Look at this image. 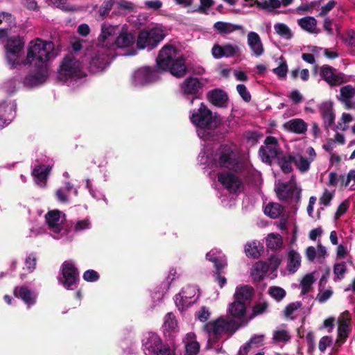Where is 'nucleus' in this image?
Returning a JSON list of instances; mask_svg holds the SVG:
<instances>
[{"label": "nucleus", "instance_id": "57", "mask_svg": "<svg viewBox=\"0 0 355 355\" xmlns=\"http://www.w3.org/2000/svg\"><path fill=\"white\" fill-rule=\"evenodd\" d=\"M272 71L279 78L286 77L288 71V67L286 61L282 62L278 67L275 68Z\"/></svg>", "mask_w": 355, "mask_h": 355}, {"label": "nucleus", "instance_id": "50", "mask_svg": "<svg viewBox=\"0 0 355 355\" xmlns=\"http://www.w3.org/2000/svg\"><path fill=\"white\" fill-rule=\"evenodd\" d=\"M185 348L188 355H196L200 350V344L196 341H191L186 345Z\"/></svg>", "mask_w": 355, "mask_h": 355}, {"label": "nucleus", "instance_id": "48", "mask_svg": "<svg viewBox=\"0 0 355 355\" xmlns=\"http://www.w3.org/2000/svg\"><path fill=\"white\" fill-rule=\"evenodd\" d=\"M83 277L86 282H94L99 279L100 275L94 270H87L83 273Z\"/></svg>", "mask_w": 355, "mask_h": 355}, {"label": "nucleus", "instance_id": "18", "mask_svg": "<svg viewBox=\"0 0 355 355\" xmlns=\"http://www.w3.org/2000/svg\"><path fill=\"white\" fill-rule=\"evenodd\" d=\"M13 295L15 297L21 299L28 307L35 304L36 302L35 294L26 286L15 287Z\"/></svg>", "mask_w": 355, "mask_h": 355}, {"label": "nucleus", "instance_id": "21", "mask_svg": "<svg viewBox=\"0 0 355 355\" xmlns=\"http://www.w3.org/2000/svg\"><path fill=\"white\" fill-rule=\"evenodd\" d=\"M135 42V37L133 34L119 29L114 46L123 49L132 46Z\"/></svg>", "mask_w": 355, "mask_h": 355}, {"label": "nucleus", "instance_id": "8", "mask_svg": "<svg viewBox=\"0 0 355 355\" xmlns=\"http://www.w3.org/2000/svg\"><path fill=\"white\" fill-rule=\"evenodd\" d=\"M241 324L234 320H227L219 318L215 321L209 322L205 324V329L209 334H213L216 340L225 332L234 334Z\"/></svg>", "mask_w": 355, "mask_h": 355}, {"label": "nucleus", "instance_id": "64", "mask_svg": "<svg viewBox=\"0 0 355 355\" xmlns=\"http://www.w3.org/2000/svg\"><path fill=\"white\" fill-rule=\"evenodd\" d=\"M346 42L352 47L355 48V31L351 29L347 31L346 35Z\"/></svg>", "mask_w": 355, "mask_h": 355}, {"label": "nucleus", "instance_id": "3", "mask_svg": "<svg viewBox=\"0 0 355 355\" xmlns=\"http://www.w3.org/2000/svg\"><path fill=\"white\" fill-rule=\"evenodd\" d=\"M189 119L194 125L203 130H213L221 122L220 117L214 116L204 103H200L199 108L191 112Z\"/></svg>", "mask_w": 355, "mask_h": 355}, {"label": "nucleus", "instance_id": "34", "mask_svg": "<svg viewBox=\"0 0 355 355\" xmlns=\"http://www.w3.org/2000/svg\"><path fill=\"white\" fill-rule=\"evenodd\" d=\"M214 27L220 34H227L232 33L235 31L240 30L241 26L239 25H235L230 23L217 21L214 24Z\"/></svg>", "mask_w": 355, "mask_h": 355}, {"label": "nucleus", "instance_id": "63", "mask_svg": "<svg viewBox=\"0 0 355 355\" xmlns=\"http://www.w3.org/2000/svg\"><path fill=\"white\" fill-rule=\"evenodd\" d=\"M332 198V194L327 189H325L322 196L320 198V203L324 206H327L329 205Z\"/></svg>", "mask_w": 355, "mask_h": 355}, {"label": "nucleus", "instance_id": "62", "mask_svg": "<svg viewBox=\"0 0 355 355\" xmlns=\"http://www.w3.org/2000/svg\"><path fill=\"white\" fill-rule=\"evenodd\" d=\"M89 226L90 222L88 219L78 220L75 225L74 230L76 232H79L88 229Z\"/></svg>", "mask_w": 355, "mask_h": 355}, {"label": "nucleus", "instance_id": "26", "mask_svg": "<svg viewBox=\"0 0 355 355\" xmlns=\"http://www.w3.org/2000/svg\"><path fill=\"white\" fill-rule=\"evenodd\" d=\"M320 75L331 85H338L342 83L341 78L334 74L332 67L328 65L323 66L321 69Z\"/></svg>", "mask_w": 355, "mask_h": 355}, {"label": "nucleus", "instance_id": "29", "mask_svg": "<svg viewBox=\"0 0 355 355\" xmlns=\"http://www.w3.org/2000/svg\"><path fill=\"white\" fill-rule=\"evenodd\" d=\"M263 250V246L257 241L248 243L245 246V252L248 257L258 259L261 252Z\"/></svg>", "mask_w": 355, "mask_h": 355}, {"label": "nucleus", "instance_id": "38", "mask_svg": "<svg viewBox=\"0 0 355 355\" xmlns=\"http://www.w3.org/2000/svg\"><path fill=\"white\" fill-rule=\"evenodd\" d=\"M274 28L275 32L282 37L290 40L293 37L292 32L287 25L283 23H277L275 24Z\"/></svg>", "mask_w": 355, "mask_h": 355}, {"label": "nucleus", "instance_id": "4", "mask_svg": "<svg viewBox=\"0 0 355 355\" xmlns=\"http://www.w3.org/2000/svg\"><path fill=\"white\" fill-rule=\"evenodd\" d=\"M86 76L82 71L80 62L72 55H66L58 69V78L66 82L69 79H80Z\"/></svg>", "mask_w": 355, "mask_h": 355}, {"label": "nucleus", "instance_id": "33", "mask_svg": "<svg viewBox=\"0 0 355 355\" xmlns=\"http://www.w3.org/2000/svg\"><path fill=\"white\" fill-rule=\"evenodd\" d=\"M6 114H0V127L3 128L10 123L15 116V108L11 105H3Z\"/></svg>", "mask_w": 355, "mask_h": 355}, {"label": "nucleus", "instance_id": "9", "mask_svg": "<svg viewBox=\"0 0 355 355\" xmlns=\"http://www.w3.org/2000/svg\"><path fill=\"white\" fill-rule=\"evenodd\" d=\"M204 83L198 78L188 77L180 85V89L185 97L191 96L190 104L195 99L200 98L203 93Z\"/></svg>", "mask_w": 355, "mask_h": 355}, {"label": "nucleus", "instance_id": "13", "mask_svg": "<svg viewBox=\"0 0 355 355\" xmlns=\"http://www.w3.org/2000/svg\"><path fill=\"white\" fill-rule=\"evenodd\" d=\"M158 71L155 67H144L137 69L132 76L135 85H145L158 79Z\"/></svg>", "mask_w": 355, "mask_h": 355}, {"label": "nucleus", "instance_id": "6", "mask_svg": "<svg viewBox=\"0 0 355 355\" xmlns=\"http://www.w3.org/2000/svg\"><path fill=\"white\" fill-rule=\"evenodd\" d=\"M218 164L222 168L238 173L242 171L243 164L232 148L227 145L221 146L218 153Z\"/></svg>", "mask_w": 355, "mask_h": 355}, {"label": "nucleus", "instance_id": "16", "mask_svg": "<svg viewBox=\"0 0 355 355\" xmlns=\"http://www.w3.org/2000/svg\"><path fill=\"white\" fill-rule=\"evenodd\" d=\"M208 101L218 107H227L228 104V95L221 89H214L207 94Z\"/></svg>", "mask_w": 355, "mask_h": 355}, {"label": "nucleus", "instance_id": "10", "mask_svg": "<svg viewBox=\"0 0 355 355\" xmlns=\"http://www.w3.org/2000/svg\"><path fill=\"white\" fill-rule=\"evenodd\" d=\"M62 277H58V282L67 289H73V286L79 281L78 268L71 261H65L61 266Z\"/></svg>", "mask_w": 355, "mask_h": 355}, {"label": "nucleus", "instance_id": "55", "mask_svg": "<svg viewBox=\"0 0 355 355\" xmlns=\"http://www.w3.org/2000/svg\"><path fill=\"white\" fill-rule=\"evenodd\" d=\"M282 259L277 257V255H271L268 259V266L269 269L275 271L276 270L279 265L281 264Z\"/></svg>", "mask_w": 355, "mask_h": 355}, {"label": "nucleus", "instance_id": "19", "mask_svg": "<svg viewBox=\"0 0 355 355\" xmlns=\"http://www.w3.org/2000/svg\"><path fill=\"white\" fill-rule=\"evenodd\" d=\"M228 311L232 318L238 319L241 323H248V320L246 319V305L245 303L234 300L230 304Z\"/></svg>", "mask_w": 355, "mask_h": 355}, {"label": "nucleus", "instance_id": "40", "mask_svg": "<svg viewBox=\"0 0 355 355\" xmlns=\"http://www.w3.org/2000/svg\"><path fill=\"white\" fill-rule=\"evenodd\" d=\"M282 211V206L279 204L272 203L268 204L266 207L264 212L266 215L270 216L271 218H278Z\"/></svg>", "mask_w": 355, "mask_h": 355}, {"label": "nucleus", "instance_id": "58", "mask_svg": "<svg viewBox=\"0 0 355 355\" xmlns=\"http://www.w3.org/2000/svg\"><path fill=\"white\" fill-rule=\"evenodd\" d=\"M332 343L331 337L330 336H323L320 338L318 344V348L321 352H324L327 347L329 346Z\"/></svg>", "mask_w": 355, "mask_h": 355}, {"label": "nucleus", "instance_id": "42", "mask_svg": "<svg viewBox=\"0 0 355 355\" xmlns=\"http://www.w3.org/2000/svg\"><path fill=\"white\" fill-rule=\"evenodd\" d=\"M164 327L169 331H174L178 325L175 316L172 313H168L164 319Z\"/></svg>", "mask_w": 355, "mask_h": 355}, {"label": "nucleus", "instance_id": "59", "mask_svg": "<svg viewBox=\"0 0 355 355\" xmlns=\"http://www.w3.org/2000/svg\"><path fill=\"white\" fill-rule=\"evenodd\" d=\"M302 304L300 302H293L288 304L284 309V315L286 317L290 316L295 311L300 308Z\"/></svg>", "mask_w": 355, "mask_h": 355}, {"label": "nucleus", "instance_id": "25", "mask_svg": "<svg viewBox=\"0 0 355 355\" xmlns=\"http://www.w3.org/2000/svg\"><path fill=\"white\" fill-rule=\"evenodd\" d=\"M284 128L295 134H303L307 130V124L302 119H293L284 125Z\"/></svg>", "mask_w": 355, "mask_h": 355}, {"label": "nucleus", "instance_id": "61", "mask_svg": "<svg viewBox=\"0 0 355 355\" xmlns=\"http://www.w3.org/2000/svg\"><path fill=\"white\" fill-rule=\"evenodd\" d=\"M349 207V202L343 201L338 207L336 214H335V219L340 218L344 214L346 213Z\"/></svg>", "mask_w": 355, "mask_h": 355}, {"label": "nucleus", "instance_id": "2", "mask_svg": "<svg viewBox=\"0 0 355 355\" xmlns=\"http://www.w3.org/2000/svg\"><path fill=\"white\" fill-rule=\"evenodd\" d=\"M156 69L169 71L173 76L180 78L187 74L188 69L183 56H177V49L172 45H165L156 58Z\"/></svg>", "mask_w": 355, "mask_h": 355}, {"label": "nucleus", "instance_id": "53", "mask_svg": "<svg viewBox=\"0 0 355 355\" xmlns=\"http://www.w3.org/2000/svg\"><path fill=\"white\" fill-rule=\"evenodd\" d=\"M180 293L188 301H191V300L196 295V292L194 287L187 286L182 288Z\"/></svg>", "mask_w": 355, "mask_h": 355}, {"label": "nucleus", "instance_id": "36", "mask_svg": "<svg viewBox=\"0 0 355 355\" xmlns=\"http://www.w3.org/2000/svg\"><path fill=\"white\" fill-rule=\"evenodd\" d=\"M297 23L302 29L312 33L316 26L317 21L313 17H304L298 19Z\"/></svg>", "mask_w": 355, "mask_h": 355}, {"label": "nucleus", "instance_id": "41", "mask_svg": "<svg viewBox=\"0 0 355 355\" xmlns=\"http://www.w3.org/2000/svg\"><path fill=\"white\" fill-rule=\"evenodd\" d=\"M294 163L301 172H306L309 169L311 161L302 156L295 157Z\"/></svg>", "mask_w": 355, "mask_h": 355}, {"label": "nucleus", "instance_id": "28", "mask_svg": "<svg viewBox=\"0 0 355 355\" xmlns=\"http://www.w3.org/2000/svg\"><path fill=\"white\" fill-rule=\"evenodd\" d=\"M300 264L301 257L300 254L294 250H291L288 254L287 270L291 273H295L298 270Z\"/></svg>", "mask_w": 355, "mask_h": 355}, {"label": "nucleus", "instance_id": "15", "mask_svg": "<svg viewBox=\"0 0 355 355\" xmlns=\"http://www.w3.org/2000/svg\"><path fill=\"white\" fill-rule=\"evenodd\" d=\"M110 57L105 51H97L91 55L89 69L92 73L103 71L110 63Z\"/></svg>", "mask_w": 355, "mask_h": 355}, {"label": "nucleus", "instance_id": "35", "mask_svg": "<svg viewBox=\"0 0 355 355\" xmlns=\"http://www.w3.org/2000/svg\"><path fill=\"white\" fill-rule=\"evenodd\" d=\"M283 245L282 237L279 234L271 233L266 239V246L272 250L280 249Z\"/></svg>", "mask_w": 355, "mask_h": 355}, {"label": "nucleus", "instance_id": "23", "mask_svg": "<svg viewBox=\"0 0 355 355\" xmlns=\"http://www.w3.org/2000/svg\"><path fill=\"white\" fill-rule=\"evenodd\" d=\"M254 294V289L250 286H242L237 287L236 292L234 295V300L239 302L245 303L250 302Z\"/></svg>", "mask_w": 355, "mask_h": 355}, {"label": "nucleus", "instance_id": "39", "mask_svg": "<svg viewBox=\"0 0 355 355\" xmlns=\"http://www.w3.org/2000/svg\"><path fill=\"white\" fill-rule=\"evenodd\" d=\"M315 282L314 277L312 273L306 274L302 279L300 285L302 287V295H306L311 289V287Z\"/></svg>", "mask_w": 355, "mask_h": 355}, {"label": "nucleus", "instance_id": "32", "mask_svg": "<svg viewBox=\"0 0 355 355\" xmlns=\"http://www.w3.org/2000/svg\"><path fill=\"white\" fill-rule=\"evenodd\" d=\"M340 94L341 100L345 103L347 109L351 108V99L355 94V89L350 85L340 88Z\"/></svg>", "mask_w": 355, "mask_h": 355}, {"label": "nucleus", "instance_id": "43", "mask_svg": "<svg viewBox=\"0 0 355 355\" xmlns=\"http://www.w3.org/2000/svg\"><path fill=\"white\" fill-rule=\"evenodd\" d=\"M193 301H188L186 300L182 294L180 293L175 295V305L178 308L179 310H183L185 308H188L191 304L194 303Z\"/></svg>", "mask_w": 355, "mask_h": 355}, {"label": "nucleus", "instance_id": "7", "mask_svg": "<svg viewBox=\"0 0 355 355\" xmlns=\"http://www.w3.org/2000/svg\"><path fill=\"white\" fill-rule=\"evenodd\" d=\"M164 37L162 30L157 28L144 29L139 33L137 40V46L139 49L155 47Z\"/></svg>", "mask_w": 355, "mask_h": 355}, {"label": "nucleus", "instance_id": "60", "mask_svg": "<svg viewBox=\"0 0 355 355\" xmlns=\"http://www.w3.org/2000/svg\"><path fill=\"white\" fill-rule=\"evenodd\" d=\"M337 4L336 1L331 0L329 1L326 5L321 8V11L319 13L320 17L327 15Z\"/></svg>", "mask_w": 355, "mask_h": 355}, {"label": "nucleus", "instance_id": "22", "mask_svg": "<svg viewBox=\"0 0 355 355\" xmlns=\"http://www.w3.org/2000/svg\"><path fill=\"white\" fill-rule=\"evenodd\" d=\"M248 44L256 57H259L263 53V44L257 33L250 32L248 34Z\"/></svg>", "mask_w": 355, "mask_h": 355}, {"label": "nucleus", "instance_id": "44", "mask_svg": "<svg viewBox=\"0 0 355 355\" xmlns=\"http://www.w3.org/2000/svg\"><path fill=\"white\" fill-rule=\"evenodd\" d=\"M269 294L277 301H280L286 296V291L282 288L272 286L269 288Z\"/></svg>", "mask_w": 355, "mask_h": 355}, {"label": "nucleus", "instance_id": "5", "mask_svg": "<svg viewBox=\"0 0 355 355\" xmlns=\"http://www.w3.org/2000/svg\"><path fill=\"white\" fill-rule=\"evenodd\" d=\"M25 45L24 40L19 35L10 36L7 38L4 46L7 61L12 68L20 64L19 57Z\"/></svg>", "mask_w": 355, "mask_h": 355}, {"label": "nucleus", "instance_id": "17", "mask_svg": "<svg viewBox=\"0 0 355 355\" xmlns=\"http://www.w3.org/2000/svg\"><path fill=\"white\" fill-rule=\"evenodd\" d=\"M239 51V48L231 44H225L223 46L215 44L211 49L212 55L216 59L223 57H233L236 55Z\"/></svg>", "mask_w": 355, "mask_h": 355}, {"label": "nucleus", "instance_id": "49", "mask_svg": "<svg viewBox=\"0 0 355 355\" xmlns=\"http://www.w3.org/2000/svg\"><path fill=\"white\" fill-rule=\"evenodd\" d=\"M290 336L286 330H277L274 332L273 339L275 341L286 343L290 340Z\"/></svg>", "mask_w": 355, "mask_h": 355}, {"label": "nucleus", "instance_id": "12", "mask_svg": "<svg viewBox=\"0 0 355 355\" xmlns=\"http://www.w3.org/2000/svg\"><path fill=\"white\" fill-rule=\"evenodd\" d=\"M275 191L279 200L282 202L295 198V202L298 203L301 200V189L297 188L295 182L279 184Z\"/></svg>", "mask_w": 355, "mask_h": 355}, {"label": "nucleus", "instance_id": "37", "mask_svg": "<svg viewBox=\"0 0 355 355\" xmlns=\"http://www.w3.org/2000/svg\"><path fill=\"white\" fill-rule=\"evenodd\" d=\"M351 331L350 326L345 324H340L338 326L336 343H345Z\"/></svg>", "mask_w": 355, "mask_h": 355}, {"label": "nucleus", "instance_id": "31", "mask_svg": "<svg viewBox=\"0 0 355 355\" xmlns=\"http://www.w3.org/2000/svg\"><path fill=\"white\" fill-rule=\"evenodd\" d=\"M277 159L279 166L284 173H289L293 171L292 163L294 162L295 156L281 155Z\"/></svg>", "mask_w": 355, "mask_h": 355}, {"label": "nucleus", "instance_id": "56", "mask_svg": "<svg viewBox=\"0 0 355 355\" xmlns=\"http://www.w3.org/2000/svg\"><path fill=\"white\" fill-rule=\"evenodd\" d=\"M37 259L33 254H29L25 261L26 266L30 272H32L36 268Z\"/></svg>", "mask_w": 355, "mask_h": 355}, {"label": "nucleus", "instance_id": "45", "mask_svg": "<svg viewBox=\"0 0 355 355\" xmlns=\"http://www.w3.org/2000/svg\"><path fill=\"white\" fill-rule=\"evenodd\" d=\"M215 271L214 274L223 273L224 268L227 266V260L225 258L219 257L217 259L212 260Z\"/></svg>", "mask_w": 355, "mask_h": 355}, {"label": "nucleus", "instance_id": "30", "mask_svg": "<svg viewBox=\"0 0 355 355\" xmlns=\"http://www.w3.org/2000/svg\"><path fill=\"white\" fill-rule=\"evenodd\" d=\"M51 169L49 166L37 165L33 168L32 175L36 181L46 182Z\"/></svg>", "mask_w": 355, "mask_h": 355}, {"label": "nucleus", "instance_id": "47", "mask_svg": "<svg viewBox=\"0 0 355 355\" xmlns=\"http://www.w3.org/2000/svg\"><path fill=\"white\" fill-rule=\"evenodd\" d=\"M268 308L266 302L260 303L254 305L252 308V315L249 317L248 320L252 319L254 317L260 315L266 311Z\"/></svg>", "mask_w": 355, "mask_h": 355}, {"label": "nucleus", "instance_id": "20", "mask_svg": "<svg viewBox=\"0 0 355 355\" xmlns=\"http://www.w3.org/2000/svg\"><path fill=\"white\" fill-rule=\"evenodd\" d=\"M259 154L263 162L271 164L272 159H277L282 154V152L279 146H261L259 148Z\"/></svg>", "mask_w": 355, "mask_h": 355}, {"label": "nucleus", "instance_id": "24", "mask_svg": "<svg viewBox=\"0 0 355 355\" xmlns=\"http://www.w3.org/2000/svg\"><path fill=\"white\" fill-rule=\"evenodd\" d=\"M144 351L146 354V351L148 353H155L159 347H162V342L160 338L155 334H149L146 340H144Z\"/></svg>", "mask_w": 355, "mask_h": 355}, {"label": "nucleus", "instance_id": "27", "mask_svg": "<svg viewBox=\"0 0 355 355\" xmlns=\"http://www.w3.org/2000/svg\"><path fill=\"white\" fill-rule=\"evenodd\" d=\"M61 211L57 209L48 211L45 218L49 227L55 232H60L59 222L60 220Z\"/></svg>", "mask_w": 355, "mask_h": 355}, {"label": "nucleus", "instance_id": "51", "mask_svg": "<svg viewBox=\"0 0 355 355\" xmlns=\"http://www.w3.org/2000/svg\"><path fill=\"white\" fill-rule=\"evenodd\" d=\"M236 90L244 101L250 102L251 101V95L244 85H238L236 86Z\"/></svg>", "mask_w": 355, "mask_h": 355}, {"label": "nucleus", "instance_id": "46", "mask_svg": "<svg viewBox=\"0 0 355 355\" xmlns=\"http://www.w3.org/2000/svg\"><path fill=\"white\" fill-rule=\"evenodd\" d=\"M113 5L114 2L112 0L103 1L98 10L99 15L103 19L109 14L113 7Z\"/></svg>", "mask_w": 355, "mask_h": 355}, {"label": "nucleus", "instance_id": "52", "mask_svg": "<svg viewBox=\"0 0 355 355\" xmlns=\"http://www.w3.org/2000/svg\"><path fill=\"white\" fill-rule=\"evenodd\" d=\"M347 268L345 263H338L334 266V272L337 275L339 279L344 278V275L346 272Z\"/></svg>", "mask_w": 355, "mask_h": 355}, {"label": "nucleus", "instance_id": "11", "mask_svg": "<svg viewBox=\"0 0 355 355\" xmlns=\"http://www.w3.org/2000/svg\"><path fill=\"white\" fill-rule=\"evenodd\" d=\"M218 181L230 193L238 195L245 189V185L240 178L232 173H219Z\"/></svg>", "mask_w": 355, "mask_h": 355}, {"label": "nucleus", "instance_id": "14", "mask_svg": "<svg viewBox=\"0 0 355 355\" xmlns=\"http://www.w3.org/2000/svg\"><path fill=\"white\" fill-rule=\"evenodd\" d=\"M118 31V26L107 25L103 23L101 25V32L98 37L96 45L103 48L110 49L114 46Z\"/></svg>", "mask_w": 355, "mask_h": 355}, {"label": "nucleus", "instance_id": "54", "mask_svg": "<svg viewBox=\"0 0 355 355\" xmlns=\"http://www.w3.org/2000/svg\"><path fill=\"white\" fill-rule=\"evenodd\" d=\"M320 112L322 116L333 113V103L331 101H326L320 106Z\"/></svg>", "mask_w": 355, "mask_h": 355}, {"label": "nucleus", "instance_id": "1", "mask_svg": "<svg viewBox=\"0 0 355 355\" xmlns=\"http://www.w3.org/2000/svg\"><path fill=\"white\" fill-rule=\"evenodd\" d=\"M59 51L51 41L40 38L31 40L27 49L24 64H32L31 70L24 79V85L33 87L44 84L49 77L48 62L58 56Z\"/></svg>", "mask_w": 355, "mask_h": 355}]
</instances>
